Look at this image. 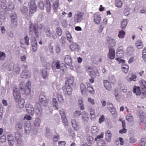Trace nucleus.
I'll list each match as a JSON object with an SVG mask.
<instances>
[{
  "instance_id": "dca6fc26",
  "label": "nucleus",
  "mask_w": 146,
  "mask_h": 146,
  "mask_svg": "<svg viewBox=\"0 0 146 146\" xmlns=\"http://www.w3.org/2000/svg\"><path fill=\"white\" fill-rule=\"evenodd\" d=\"M64 60L65 62L67 65L69 66H71L72 65V59L69 55H66Z\"/></svg>"
},
{
  "instance_id": "7ed1b4c3",
  "label": "nucleus",
  "mask_w": 146,
  "mask_h": 146,
  "mask_svg": "<svg viewBox=\"0 0 146 146\" xmlns=\"http://www.w3.org/2000/svg\"><path fill=\"white\" fill-rule=\"evenodd\" d=\"M60 61L59 60H57L54 65H52V69L54 72H55L56 68L57 69L60 68V70L63 72H64L65 70L66 69V66L65 64H64L63 66L61 65L60 66Z\"/></svg>"
},
{
  "instance_id": "a878e982",
  "label": "nucleus",
  "mask_w": 146,
  "mask_h": 146,
  "mask_svg": "<svg viewBox=\"0 0 146 146\" xmlns=\"http://www.w3.org/2000/svg\"><path fill=\"white\" fill-rule=\"evenodd\" d=\"M82 120L84 121L87 122L88 121L89 117L88 114L86 112L84 111L82 113Z\"/></svg>"
},
{
  "instance_id": "f704fd0d",
  "label": "nucleus",
  "mask_w": 146,
  "mask_h": 146,
  "mask_svg": "<svg viewBox=\"0 0 146 146\" xmlns=\"http://www.w3.org/2000/svg\"><path fill=\"white\" fill-rule=\"evenodd\" d=\"M128 20L126 19H124L121 23V28L123 29L125 28L127 25Z\"/></svg>"
},
{
  "instance_id": "de8ad7c7",
  "label": "nucleus",
  "mask_w": 146,
  "mask_h": 146,
  "mask_svg": "<svg viewBox=\"0 0 146 146\" xmlns=\"http://www.w3.org/2000/svg\"><path fill=\"white\" fill-rule=\"evenodd\" d=\"M129 69V66L128 65H123L122 67V70L125 73H127Z\"/></svg>"
},
{
  "instance_id": "b1692460",
  "label": "nucleus",
  "mask_w": 146,
  "mask_h": 146,
  "mask_svg": "<svg viewBox=\"0 0 146 146\" xmlns=\"http://www.w3.org/2000/svg\"><path fill=\"white\" fill-rule=\"evenodd\" d=\"M112 134L109 130L105 132L106 139L108 141H110L111 139Z\"/></svg>"
},
{
  "instance_id": "4468645a",
  "label": "nucleus",
  "mask_w": 146,
  "mask_h": 146,
  "mask_svg": "<svg viewBox=\"0 0 146 146\" xmlns=\"http://www.w3.org/2000/svg\"><path fill=\"white\" fill-rule=\"evenodd\" d=\"M22 134L19 132H15V137L17 143H20L22 142Z\"/></svg>"
},
{
  "instance_id": "37998d69",
  "label": "nucleus",
  "mask_w": 146,
  "mask_h": 146,
  "mask_svg": "<svg viewBox=\"0 0 146 146\" xmlns=\"http://www.w3.org/2000/svg\"><path fill=\"white\" fill-rule=\"evenodd\" d=\"M109 110L113 117H116L117 116V113L114 108L110 109Z\"/></svg>"
},
{
  "instance_id": "680f3d73",
  "label": "nucleus",
  "mask_w": 146,
  "mask_h": 146,
  "mask_svg": "<svg viewBox=\"0 0 146 146\" xmlns=\"http://www.w3.org/2000/svg\"><path fill=\"white\" fill-rule=\"evenodd\" d=\"M56 32L58 36H61L62 35V30L60 27H58L56 28Z\"/></svg>"
},
{
  "instance_id": "603ef678",
  "label": "nucleus",
  "mask_w": 146,
  "mask_h": 146,
  "mask_svg": "<svg viewBox=\"0 0 146 146\" xmlns=\"http://www.w3.org/2000/svg\"><path fill=\"white\" fill-rule=\"evenodd\" d=\"M25 100L23 99H21L20 102L19 103V106L20 108L22 109L23 108L25 104Z\"/></svg>"
},
{
  "instance_id": "6e6d98bb",
  "label": "nucleus",
  "mask_w": 146,
  "mask_h": 146,
  "mask_svg": "<svg viewBox=\"0 0 146 146\" xmlns=\"http://www.w3.org/2000/svg\"><path fill=\"white\" fill-rule=\"evenodd\" d=\"M142 58L144 61H146V47H145L143 50Z\"/></svg>"
},
{
  "instance_id": "58836bf2",
  "label": "nucleus",
  "mask_w": 146,
  "mask_h": 146,
  "mask_svg": "<svg viewBox=\"0 0 146 146\" xmlns=\"http://www.w3.org/2000/svg\"><path fill=\"white\" fill-rule=\"evenodd\" d=\"M90 113L91 119H95V110L93 108H91L90 109Z\"/></svg>"
},
{
  "instance_id": "c9c22d12",
  "label": "nucleus",
  "mask_w": 146,
  "mask_h": 146,
  "mask_svg": "<svg viewBox=\"0 0 146 146\" xmlns=\"http://www.w3.org/2000/svg\"><path fill=\"white\" fill-rule=\"evenodd\" d=\"M80 89L82 94L83 95L85 94L86 92V88L85 85L83 83H81L80 84Z\"/></svg>"
},
{
  "instance_id": "8fccbe9b",
  "label": "nucleus",
  "mask_w": 146,
  "mask_h": 146,
  "mask_svg": "<svg viewBox=\"0 0 146 146\" xmlns=\"http://www.w3.org/2000/svg\"><path fill=\"white\" fill-rule=\"evenodd\" d=\"M140 116V119L141 123H143V125H145V127H146V117L144 116L143 115L142 117L141 115Z\"/></svg>"
},
{
  "instance_id": "774afa93",
  "label": "nucleus",
  "mask_w": 146,
  "mask_h": 146,
  "mask_svg": "<svg viewBox=\"0 0 146 146\" xmlns=\"http://www.w3.org/2000/svg\"><path fill=\"white\" fill-rule=\"evenodd\" d=\"M59 135L58 134L55 135L53 138V141L55 142H57L59 140Z\"/></svg>"
},
{
  "instance_id": "cd10ccee",
  "label": "nucleus",
  "mask_w": 146,
  "mask_h": 146,
  "mask_svg": "<svg viewBox=\"0 0 146 146\" xmlns=\"http://www.w3.org/2000/svg\"><path fill=\"white\" fill-rule=\"evenodd\" d=\"M35 110L37 113H41L42 112V109L39 103H36L35 105Z\"/></svg>"
},
{
  "instance_id": "c756f323",
  "label": "nucleus",
  "mask_w": 146,
  "mask_h": 146,
  "mask_svg": "<svg viewBox=\"0 0 146 146\" xmlns=\"http://www.w3.org/2000/svg\"><path fill=\"white\" fill-rule=\"evenodd\" d=\"M91 133L92 135H96L98 133V129L97 127L93 126L91 129Z\"/></svg>"
},
{
  "instance_id": "49530a36",
  "label": "nucleus",
  "mask_w": 146,
  "mask_h": 146,
  "mask_svg": "<svg viewBox=\"0 0 146 146\" xmlns=\"http://www.w3.org/2000/svg\"><path fill=\"white\" fill-rule=\"evenodd\" d=\"M126 120L129 122H131L133 120V117L131 114H128L126 116Z\"/></svg>"
},
{
  "instance_id": "9b49d317",
  "label": "nucleus",
  "mask_w": 146,
  "mask_h": 146,
  "mask_svg": "<svg viewBox=\"0 0 146 146\" xmlns=\"http://www.w3.org/2000/svg\"><path fill=\"white\" fill-rule=\"evenodd\" d=\"M25 108L29 114L32 115L34 114V110L32 105L29 103L25 105Z\"/></svg>"
},
{
  "instance_id": "4d7b16f0",
  "label": "nucleus",
  "mask_w": 146,
  "mask_h": 146,
  "mask_svg": "<svg viewBox=\"0 0 146 146\" xmlns=\"http://www.w3.org/2000/svg\"><path fill=\"white\" fill-rule=\"evenodd\" d=\"M21 11L23 14H25L28 12V9L27 7L23 6L21 8Z\"/></svg>"
},
{
  "instance_id": "4be33fe9",
  "label": "nucleus",
  "mask_w": 146,
  "mask_h": 146,
  "mask_svg": "<svg viewBox=\"0 0 146 146\" xmlns=\"http://www.w3.org/2000/svg\"><path fill=\"white\" fill-rule=\"evenodd\" d=\"M133 93H135L136 95H140L141 94L140 87L135 86L133 88Z\"/></svg>"
},
{
  "instance_id": "052dcab7",
  "label": "nucleus",
  "mask_w": 146,
  "mask_h": 146,
  "mask_svg": "<svg viewBox=\"0 0 146 146\" xmlns=\"http://www.w3.org/2000/svg\"><path fill=\"white\" fill-rule=\"evenodd\" d=\"M123 52V47L121 46L119 47L117 50V53L118 54H122Z\"/></svg>"
},
{
  "instance_id": "2f4dec72",
  "label": "nucleus",
  "mask_w": 146,
  "mask_h": 146,
  "mask_svg": "<svg viewBox=\"0 0 146 146\" xmlns=\"http://www.w3.org/2000/svg\"><path fill=\"white\" fill-rule=\"evenodd\" d=\"M42 76V78L45 79L48 77V74L47 70L44 69L41 70Z\"/></svg>"
},
{
  "instance_id": "20e7f679",
  "label": "nucleus",
  "mask_w": 146,
  "mask_h": 146,
  "mask_svg": "<svg viewBox=\"0 0 146 146\" xmlns=\"http://www.w3.org/2000/svg\"><path fill=\"white\" fill-rule=\"evenodd\" d=\"M88 71L89 76L92 78H96V76H98L99 74L98 69L96 68H93L91 67L88 68Z\"/></svg>"
},
{
  "instance_id": "5fc2aeb1",
  "label": "nucleus",
  "mask_w": 146,
  "mask_h": 146,
  "mask_svg": "<svg viewBox=\"0 0 146 146\" xmlns=\"http://www.w3.org/2000/svg\"><path fill=\"white\" fill-rule=\"evenodd\" d=\"M23 124L22 123H17L15 126V127L17 130L21 129H22Z\"/></svg>"
},
{
  "instance_id": "ea45409f",
  "label": "nucleus",
  "mask_w": 146,
  "mask_h": 146,
  "mask_svg": "<svg viewBox=\"0 0 146 146\" xmlns=\"http://www.w3.org/2000/svg\"><path fill=\"white\" fill-rule=\"evenodd\" d=\"M10 17L11 21H17V15L15 13H11L10 14Z\"/></svg>"
},
{
  "instance_id": "a19ab883",
  "label": "nucleus",
  "mask_w": 146,
  "mask_h": 146,
  "mask_svg": "<svg viewBox=\"0 0 146 146\" xmlns=\"http://www.w3.org/2000/svg\"><path fill=\"white\" fill-rule=\"evenodd\" d=\"M25 131H29L31 129V125L30 122L29 121L26 122L25 124Z\"/></svg>"
},
{
  "instance_id": "7c9ffc66",
  "label": "nucleus",
  "mask_w": 146,
  "mask_h": 146,
  "mask_svg": "<svg viewBox=\"0 0 146 146\" xmlns=\"http://www.w3.org/2000/svg\"><path fill=\"white\" fill-rule=\"evenodd\" d=\"M139 85L141 89L146 88V81L142 80L140 81Z\"/></svg>"
},
{
  "instance_id": "1a4fd4ad",
  "label": "nucleus",
  "mask_w": 146,
  "mask_h": 146,
  "mask_svg": "<svg viewBox=\"0 0 146 146\" xmlns=\"http://www.w3.org/2000/svg\"><path fill=\"white\" fill-rule=\"evenodd\" d=\"M30 12L31 14L35 13L37 10V7L34 0H31L29 3Z\"/></svg>"
},
{
  "instance_id": "f3484780",
  "label": "nucleus",
  "mask_w": 146,
  "mask_h": 146,
  "mask_svg": "<svg viewBox=\"0 0 146 146\" xmlns=\"http://www.w3.org/2000/svg\"><path fill=\"white\" fill-rule=\"evenodd\" d=\"M7 138L9 144V146H13V145L15 143L13 136L11 134H10L8 135Z\"/></svg>"
},
{
  "instance_id": "13d9d810",
  "label": "nucleus",
  "mask_w": 146,
  "mask_h": 146,
  "mask_svg": "<svg viewBox=\"0 0 146 146\" xmlns=\"http://www.w3.org/2000/svg\"><path fill=\"white\" fill-rule=\"evenodd\" d=\"M5 19V13L3 11L0 12V21H1L2 20H4Z\"/></svg>"
},
{
  "instance_id": "aec40b11",
  "label": "nucleus",
  "mask_w": 146,
  "mask_h": 146,
  "mask_svg": "<svg viewBox=\"0 0 146 146\" xmlns=\"http://www.w3.org/2000/svg\"><path fill=\"white\" fill-rule=\"evenodd\" d=\"M94 21L95 23L96 24H99L101 21V17L100 16V15L95 14L94 15Z\"/></svg>"
},
{
  "instance_id": "393cba45",
  "label": "nucleus",
  "mask_w": 146,
  "mask_h": 146,
  "mask_svg": "<svg viewBox=\"0 0 146 146\" xmlns=\"http://www.w3.org/2000/svg\"><path fill=\"white\" fill-rule=\"evenodd\" d=\"M33 51L36 52L37 49V43L36 40L32 41L31 43Z\"/></svg>"
},
{
  "instance_id": "bb28decb",
  "label": "nucleus",
  "mask_w": 146,
  "mask_h": 146,
  "mask_svg": "<svg viewBox=\"0 0 146 146\" xmlns=\"http://www.w3.org/2000/svg\"><path fill=\"white\" fill-rule=\"evenodd\" d=\"M41 119L40 118H36L34 122V127H40L41 123Z\"/></svg>"
},
{
  "instance_id": "6ab92c4d",
  "label": "nucleus",
  "mask_w": 146,
  "mask_h": 146,
  "mask_svg": "<svg viewBox=\"0 0 146 146\" xmlns=\"http://www.w3.org/2000/svg\"><path fill=\"white\" fill-rule=\"evenodd\" d=\"M135 45L139 49H141L143 47V42L140 40H138L136 41Z\"/></svg>"
},
{
  "instance_id": "3c124183",
  "label": "nucleus",
  "mask_w": 146,
  "mask_h": 146,
  "mask_svg": "<svg viewBox=\"0 0 146 146\" xmlns=\"http://www.w3.org/2000/svg\"><path fill=\"white\" fill-rule=\"evenodd\" d=\"M52 104L56 108V109H58V102L55 98H53L52 99Z\"/></svg>"
},
{
  "instance_id": "c85d7f7f",
  "label": "nucleus",
  "mask_w": 146,
  "mask_h": 146,
  "mask_svg": "<svg viewBox=\"0 0 146 146\" xmlns=\"http://www.w3.org/2000/svg\"><path fill=\"white\" fill-rule=\"evenodd\" d=\"M71 123L74 129L75 130H77L79 129V127L78 124L75 120L74 119H72Z\"/></svg>"
},
{
  "instance_id": "473e14b6",
  "label": "nucleus",
  "mask_w": 146,
  "mask_h": 146,
  "mask_svg": "<svg viewBox=\"0 0 146 146\" xmlns=\"http://www.w3.org/2000/svg\"><path fill=\"white\" fill-rule=\"evenodd\" d=\"M46 10L48 13H50L51 11V5L49 1H47L45 4Z\"/></svg>"
},
{
  "instance_id": "9d476101",
  "label": "nucleus",
  "mask_w": 146,
  "mask_h": 146,
  "mask_svg": "<svg viewBox=\"0 0 146 146\" xmlns=\"http://www.w3.org/2000/svg\"><path fill=\"white\" fill-rule=\"evenodd\" d=\"M83 13L81 12H78L76 14L74 17V21L76 23H78L81 22L83 19L82 16Z\"/></svg>"
},
{
  "instance_id": "e2e57ef3",
  "label": "nucleus",
  "mask_w": 146,
  "mask_h": 146,
  "mask_svg": "<svg viewBox=\"0 0 146 146\" xmlns=\"http://www.w3.org/2000/svg\"><path fill=\"white\" fill-rule=\"evenodd\" d=\"M43 66L44 68V69L47 70L50 68V65L49 63L45 62L43 64Z\"/></svg>"
},
{
  "instance_id": "ddd939ff",
  "label": "nucleus",
  "mask_w": 146,
  "mask_h": 146,
  "mask_svg": "<svg viewBox=\"0 0 146 146\" xmlns=\"http://www.w3.org/2000/svg\"><path fill=\"white\" fill-rule=\"evenodd\" d=\"M69 46V48L72 51H78L80 49L79 46L76 43L73 42Z\"/></svg>"
},
{
  "instance_id": "412c9836",
  "label": "nucleus",
  "mask_w": 146,
  "mask_h": 146,
  "mask_svg": "<svg viewBox=\"0 0 146 146\" xmlns=\"http://www.w3.org/2000/svg\"><path fill=\"white\" fill-rule=\"evenodd\" d=\"M59 5V0H56L52 4V8L55 12H57Z\"/></svg>"
},
{
  "instance_id": "6e6552de",
  "label": "nucleus",
  "mask_w": 146,
  "mask_h": 146,
  "mask_svg": "<svg viewBox=\"0 0 146 146\" xmlns=\"http://www.w3.org/2000/svg\"><path fill=\"white\" fill-rule=\"evenodd\" d=\"M62 89L66 95L70 96L72 94V89L70 85H65L63 86Z\"/></svg>"
},
{
  "instance_id": "bf43d9fd",
  "label": "nucleus",
  "mask_w": 146,
  "mask_h": 146,
  "mask_svg": "<svg viewBox=\"0 0 146 146\" xmlns=\"http://www.w3.org/2000/svg\"><path fill=\"white\" fill-rule=\"evenodd\" d=\"M11 21V23L10 24V27L11 28L17 27V21Z\"/></svg>"
},
{
  "instance_id": "a18cd8bd",
  "label": "nucleus",
  "mask_w": 146,
  "mask_h": 146,
  "mask_svg": "<svg viewBox=\"0 0 146 146\" xmlns=\"http://www.w3.org/2000/svg\"><path fill=\"white\" fill-rule=\"evenodd\" d=\"M1 1L3 2L2 4H1V7L3 10H5L7 9V5L5 3L6 0H0Z\"/></svg>"
},
{
  "instance_id": "39448f33",
  "label": "nucleus",
  "mask_w": 146,
  "mask_h": 146,
  "mask_svg": "<svg viewBox=\"0 0 146 146\" xmlns=\"http://www.w3.org/2000/svg\"><path fill=\"white\" fill-rule=\"evenodd\" d=\"M33 33L34 34L36 38L39 37L38 29L37 28L36 25L31 23L30 25L29 34L30 35H32Z\"/></svg>"
},
{
  "instance_id": "4c0bfd02",
  "label": "nucleus",
  "mask_w": 146,
  "mask_h": 146,
  "mask_svg": "<svg viewBox=\"0 0 146 146\" xmlns=\"http://www.w3.org/2000/svg\"><path fill=\"white\" fill-rule=\"evenodd\" d=\"M66 34L67 39L69 41L70 43L72 42L73 40L71 34H70L68 32H66Z\"/></svg>"
},
{
  "instance_id": "864d4df0",
  "label": "nucleus",
  "mask_w": 146,
  "mask_h": 146,
  "mask_svg": "<svg viewBox=\"0 0 146 146\" xmlns=\"http://www.w3.org/2000/svg\"><path fill=\"white\" fill-rule=\"evenodd\" d=\"M6 57L5 54L0 51V61H3L4 60Z\"/></svg>"
},
{
  "instance_id": "423d86ee",
  "label": "nucleus",
  "mask_w": 146,
  "mask_h": 146,
  "mask_svg": "<svg viewBox=\"0 0 146 146\" xmlns=\"http://www.w3.org/2000/svg\"><path fill=\"white\" fill-rule=\"evenodd\" d=\"M15 102H18L21 99V95L20 90L17 88H15L13 92Z\"/></svg>"
},
{
  "instance_id": "f257e3e1",
  "label": "nucleus",
  "mask_w": 146,
  "mask_h": 146,
  "mask_svg": "<svg viewBox=\"0 0 146 146\" xmlns=\"http://www.w3.org/2000/svg\"><path fill=\"white\" fill-rule=\"evenodd\" d=\"M31 82L28 81L26 84L24 82H21L19 85V88L23 92V94L25 95L29 94L31 92Z\"/></svg>"
},
{
  "instance_id": "72a5a7b5",
  "label": "nucleus",
  "mask_w": 146,
  "mask_h": 146,
  "mask_svg": "<svg viewBox=\"0 0 146 146\" xmlns=\"http://www.w3.org/2000/svg\"><path fill=\"white\" fill-rule=\"evenodd\" d=\"M114 4L115 6L118 8H121L122 6L123 2L121 0H115V1Z\"/></svg>"
},
{
  "instance_id": "69168bd1",
  "label": "nucleus",
  "mask_w": 146,
  "mask_h": 146,
  "mask_svg": "<svg viewBox=\"0 0 146 146\" xmlns=\"http://www.w3.org/2000/svg\"><path fill=\"white\" fill-rule=\"evenodd\" d=\"M109 80L110 82L113 84L116 81L115 78L113 76H111L109 77Z\"/></svg>"
},
{
  "instance_id": "2eb2a0df",
  "label": "nucleus",
  "mask_w": 146,
  "mask_h": 146,
  "mask_svg": "<svg viewBox=\"0 0 146 146\" xmlns=\"http://www.w3.org/2000/svg\"><path fill=\"white\" fill-rule=\"evenodd\" d=\"M107 42L109 44L108 46L113 47L116 44L115 40L113 39L110 37H108L107 38Z\"/></svg>"
},
{
  "instance_id": "5701e85b",
  "label": "nucleus",
  "mask_w": 146,
  "mask_h": 146,
  "mask_svg": "<svg viewBox=\"0 0 146 146\" xmlns=\"http://www.w3.org/2000/svg\"><path fill=\"white\" fill-rule=\"evenodd\" d=\"M103 83L104 86L105 87L106 90H110L111 89V86L108 80H104Z\"/></svg>"
},
{
  "instance_id": "338daca9",
  "label": "nucleus",
  "mask_w": 146,
  "mask_h": 146,
  "mask_svg": "<svg viewBox=\"0 0 146 146\" xmlns=\"http://www.w3.org/2000/svg\"><path fill=\"white\" fill-rule=\"evenodd\" d=\"M25 43V44L27 45L29 44V39L27 35H26L24 38Z\"/></svg>"
},
{
  "instance_id": "a211bd4d",
  "label": "nucleus",
  "mask_w": 146,
  "mask_h": 146,
  "mask_svg": "<svg viewBox=\"0 0 146 146\" xmlns=\"http://www.w3.org/2000/svg\"><path fill=\"white\" fill-rule=\"evenodd\" d=\"M74 78L72 76H70L68 77L67 80L65 83V85H72L74 82Z\"/></svg>"
},
{
  "instance_id": "c03bdc74",
  "label": "nucleus",
  "mask_w": 146,
  "mask_h": 146,
  "mask_svg": "<svg viewBox=\"0 0 146 146\" xmlns=\"http://www.w3.org/2000/svg\"><path fill=\"white\" fill-rule=\"evenodd\" d=\"M44 32L47 37H50L51 36L50 30L49 28H46L44 30Z\"/></svg>"
},
{
  "instance_id": "e433bc0d",
  "label": "nucleus",
  "mask_w": 146,
  "mask_h": 146,
  "mask_svg": "<svg viewBox=\"0 0 146 146\" xmlns=\"http://www.w3.org/2000/svg\"><path fill=\"white\" fill-rule=\"evenodd\" d=\"M57 98L59 103H62L64 102V99L63 96L59 93L57 94Z\"/></svg>"
},
{
  "instance_id": "f8f14e48",
  "label": "nucleus",
  "mask_w": 146,
  "mask_h": 146,
  "mask_svg": "<svg viewBox=\"0 0 146 146\" xmlns=\"http://www.w3.org/2000/svg\"><path fill=\"white\" fill-rule=\"evenodd\" d=\"M109 48V52L108 54V57L111 59L114 58L115 56V52L114 49L112 48H110L108 46Z\"/></svg>"
},
{
  "instance_id": "09e8293b",
  "label": "nucleus",
  "mask_w": 146,
  "mask_h": 146,
  "mask_svg": "<svg viewBox=\"0 0 146 146\" xmlns=\"http://www.w3.org/2000/svg\"><path fill=\"white\" fill-rule=\"evenodd\" d=\"M125 32L122 30L120 31L118 34V37L120 38H122L124 37Z\"/></svg>"
},
{
  "instance_id": "0e129e2a",
  "label": "nucleus",
  "mask_w": 146,
  "mask_h": 146,
  "mask_svg": "<svg viewBox=\"0 0 146 146\" xmlns=\"http://www.w3.org/2000/svg\"><path fill=\"white\" fill-rule=\"evenodd\" d=\"M87 90L91 94H93L95 92L92 86L90 87H88V88L87 89Z\"/></svg>"
},
{
  "instance_id": "f03ea898",
  "label": "nucleus",
  "mask_w": 146,
  "mask_h": 146,
  "mask_svg": "<svg viewBox=\"0 0 146 146\" xmlns=\"http://www.w3.org/2000/svg\"><path fill=\"white\" fill-rule=\"evenodd\" d=\"M27 66L25 64H23L21 66L22 72L21 76L22 78H27L31 76V73L28 70Z\"/></svg>"
},
{
  "instance_id": "79ce46f5",
  "label": "nucleus",
  "mask_w": 146,
  "mask_h": 146,
  "mask_svg": "<svg viewBox=\"0 0 146 146\" xmlns=\"http://www.w3.org/2000/svg\"><path fill=\"white\" fill-rule=\"evenodd\" d=\"M146 142V138H142L140 141L139 145V146H145Z\"/></svg>"
},
{
  "instance_id": "0eeeda50",
  "label": "nucleus",
  "mask_w": 146,
  "mask_h": 146,
  "mask_svg": "<svg viewBox=\"0 0 146 146\" xmlns=\"http://www.w3.org/2000/svg\"><path fill=\"white\" fill-rule=\"evenodd\" d=\"M59 112L60 114L61 117L62 123L65 126L68 125V122L64 110L63 109H62L59 111Z\"/></svg>"
}]
</instances>
